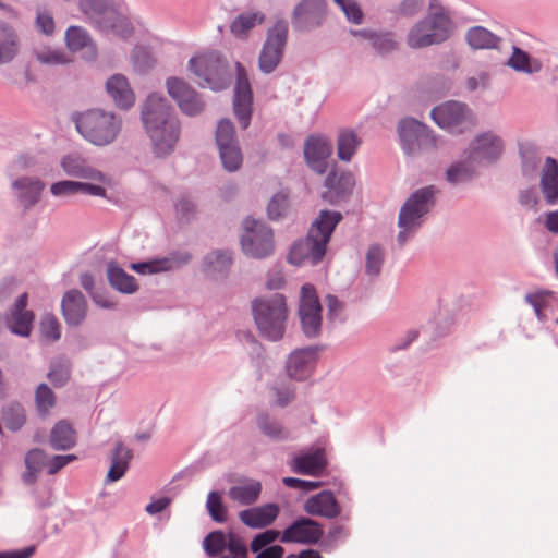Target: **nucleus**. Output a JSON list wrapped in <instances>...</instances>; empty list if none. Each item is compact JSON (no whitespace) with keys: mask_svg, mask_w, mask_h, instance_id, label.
Returning <instances> with one entry per match:
<instances>
[{"mask_svg":"<svg viewBox=\"0 0 558 558\" xmlns=\"http://www.w3.org/2000/svg\"><path fill=\"white\" fill-rule=\"evenodd\" d=\"M551 291L542 290L525 295V301L534 308V312L539 320L545 319L543 310L547 306L548 300L551 296Z\"/></svg>","mask_w":558,"mask_h":558,"instance_id":"obj_57","label":"nucleus"},{"mask_svg":"<svg viewBox=\"0 0 558 558\" xmlns=\"http://www.w3.org/2000/svg\"><path fill=\"white\" fill-rule=\"evenodd\" d=\"M436 189L430 185L422 187L410 195L400 209L398 227L400 229L397 241L403 246L408 239L421 227L423 217L434 205Z\"/></svg>","mask_w":558,"mask_h":558,"instance_id":"obj_6","label":"nucleus"},{"mask_svg":"<svg viewBox=\"0 0 558 558\" xmlns=\"http://www.w3.org/2000/svg\"><path fill=\"white\" fill-rule=\"evenodd\" d=\"M264 21L265 14L260 12L241 13L231 22L230 32L235 37H242L257 24H262Z\"/></svg>","mask_w":558,"mask_h":558,"instance_id":"obj_41","label":"nucleus"},{"mask_svg":"<svg viewBox=\"0 0 558 558\" xmlns=\"http://www.w3.org/2000/svg\"><path fill=\"white\" fill-rule=\"evenodd\" d=\"M41 336L50 341H57L61 337V327L58 318L53 314H45L39 324Z\"/></svg>","mask_w":558,"mask_h":558,"instance_id":"obj_51","label":"nucleus"},{"mask_svg":"<svg viewBox=\"0 0 558 558\" xmlns=\"http://www.w3.org/2000/svg\"><path fill=\"white\" fill-rule=\"evenodd\" d=\"M70 366L61 362L51 363L50 369L47 374V377L50 380V383L57 388L65 386L70 379Z\"/></svg>","mask_w":558,"mask_h":558,"instance_id":"obj_54","label":"nucleus"},{"mask_svg":"<svg viewBox=\"0 0 558 558\" xmlns=\"http://www.w3.org/2000/svg\"><path fill=\"white\" fill-rule=\"evenodd\" d=\"M430 116L441 129L453 134L471 130L475 125V118L466 105L459 101H448L435 107Z\"/></svg>","mask_w":558,"mask_h":558,"instance_id":"obj_11","label":"nucleus"},{"mask_svg":"<svg viewBox=\"0 0 558 558\" xmlns=\"http://www.w3.org/2000/svg\"><path fill=\"white\" fill-rule=\"evenodd\" d=\"M281 532L274 529H267L256 534L250 544V549L262 558H277L281 550V545L274 544L277 539L280 541Z\"/></svg>","mask_w":558,"mask_h":558,"instance_id":"obj_30","label":"nucleus"},{"mask_svg":"<svg viewBox=\"0 0 558 558\" xmlns=\"http://www.w3.org/2000/svg\"><path fill=\"white\" fill-rule=\"evenodd\" d=\"M2 420L7 428L13 433L19 432L26 422V414L20 402H11L2 410Z\"/></svg>","mask_w":558,"mask_h":558,"instance_id":"obj_43","label":"nucleus"},{"mask_svg":"<svg viewBox=\"0 0 558 558\" xmlns=\"http://www.w3.org/2000/svg\"><path fill=\"white\" fill-rule=\"evenodd\" d=\"M319 350L318 345H308L293 350L286 365L288 376L298 381L307 379L317 363Z\"/></svg>","mask_w":558,"mask_h":558,"instance_id":"obj_17","label":"nucleus"},{"mask_svg":"<svg viewBox=\"0 0 558 558\" xmlns=\"http://www.w3.org/2000/svg\"><path fill=\"white\" fill-rule=\"evenodd\" d=\"M45 186L40 179L32 177H20L11 183V189L24 211L29 210L39 202Z\"/></svg>","mask_w":558,"mask_h":558,"instance_id":"obj_22","label":"nucleus"},{"mask_svg":"<svg viewBox=\"0 0 558 558\" xmlns=\"http://www.w3.org/2000/svg\"><path fill=\"white\" fill-rule=\"evenodd\" d=\"M189 70L198 78L202 88L208 87L213 92L227 89L233 78L230 64L218 50H210L189 60Z\"/></svg>","mask_w":558,"mask_h":558,"instance_id":"obj_5","label":"nucleus"},{"mask_svg":"<svg viewBox=\"0 0 558 558\" xmlns=\"http://www.w3.org/2000/svg\"><path fill=\"white\" fill-rule=\"evenodd\" d=\"M228 546H226V549H228L229 554L226 555L230 558H248V550H251L243 538L239 536L233 531L228 532Z\"/></svg>","mask_w":558,"mask_h":558,"instance_id":"obj_55","label":"nucleus"},{"mask_svg":"<svg viewBox=\"0 0 558 558\" xmlns=\"http://www.w3.org/2000/svg\"><path fill=\"white\" fill-rule=\"evenodd\" d=\"M175 213L181 221L191 222L196 215V204L189 195H180L174 203Z\"/></svg>","mask_w":558,"mask_h":558,"instance_id":"obj_53","label":"nucleus"},{"mask_svg":"<svg viewBox=\"0 0 558 558\" xmlns=\"http://www.w3.org/2000/svg\"><path fill=\"white\" fill-rule=\"evenodd\" d=\"M256 424L260 432L272 440H283L288 438V433L282 425L268 413L258 414Z\"/></svg>","mask_w":558,"mask_h":558,"instance_id":"obj_44","label":"nucleus"},{"mask_svg":"<svg viewBox=\"0 0 558 558\" xmlns=\"http://www.w3.org/2000/svg\"><path fill=\"white\" fill-rule=\"evenodd\" d=\"M541 190L547 204L555 205L558 203V163L547 157L542 170Z\"/></svg>","mask_w":558,"mask_h":558,"instance_id":"obj_33","label":"nucleus"},{"mask_svg":"<svg viewBox=\"0 0 558 558\" xmlns=\"http://www.w3.org/2000/svg\"><path fill=\"white\" fill-rule=\"evenodd\" d=\"M106 88L108 95L118 108L128 110L134 105L135 95L124 75H112L107 81Z\"/></svg>","mask_w":558,"mask_h":558,"instance_id":"obj_27","label":"nucleus"},{"mask_svg":"<svg viewBox=\"0 0 558 558\" xmlns=\"http://www.w3.org/2000/svg\"><path fill=\"white\" fill-rule=\"evenodd\" d=\"M233 107V113L236 118L240 128L242 130H246L252 121V114H253V105H235Z\"/></svg>","mask_w":558,"mask_h":558,"instance_id":"obj_64","label":"nucleus"},{"mask_svg":"<svg viewBox=\"0 0 558 558\" xmlns=\"http://www.w3.org/2000/svg\"><path fill=\"white\" fill-rule=\"evenodd\" d=\"M35 57L41 64L47 65L65 64L70 61L66 53L61 49L36 50Z\"/></svg>","mask_w":558,"mask_h":558,"instance_id":"obj_56","label":"nucleus"},{"mask_svg":"<svg viewBox=\"0 0 558 558\" xmlns=\"http://www.w3.org/2000/svg\"><path fill=\"white\" fill-rule=\"evenodd\" d=\"M141 118L154 156L169 157L180 140L181 122L168 99L157 93L150 94L143 105Z\"/></svg>","mask_w":558,"mask_h":558,"instance_id":"obj_1","label":"nucleus"},{"mask_svg":"<svg viewBox=\"0 0 558 558\" xmlns=\"http://www.w3.org/2000/svg\"><path fill=\"white\" fill-rule=\"evenodd\" d=\"M251 306L259 335L268 341L281 340L288 319L286 296L281 293H274L270 296L255 298Z\"/></svg>","mask_w":558,"mask_h":558,"instance_id":"obj_4","label":"nucleus"},{"mask_svg":"<svg viewBox=\"0 0 558 558\" xmlns=\"http://www.w3.org/2000/svg\"><path fill=\"white\" fill-rule=\"evenodd\" d=\"M323 536L324 529L319 522L310 517L300 515L281 532L280 542L316 545Z\"/></svg>","mask_w":558,"mask_h":558,"instance_id":"obj_14","label":"nucleus"},{"mask_svg":"<svg viewBox=\"0 0 558 558\" xmlns=\"http://www.w3.org/2000/svg\"><path fill=\"white\" fill-rule=\"evenodd\" d=\"M384 260V248L377 244L371 245L366 253L365 274L372 278L377 277L380 274Z\"/></svg>","mask_w":558,"mask_h":558,"instance_id":"obj_49","label":"nucleus"},{"mask_svg":"<svg viewBox=\"0 0 558 558\" xmlns=\"http://www.w3.org/2000/svg\"><path fill=\"white\" fill-rule=\"evenodd\" d=\"M504 150L502 140L493 132L483 133L470 145L469 159L472 162H489L500 157Z\"/></svg>","mask_w":558,"mask_h":558,"instance_id":"obj_18","label":"nucleus"},{"mask_svg":"<svg viewBox=\"0 0 558 558\" xmlns=\"http://www.w3.org/2000/svg\"><path fill=\"white\" fill-rule=\"evenodd\" d=\"M133 459V450L122 441L116 442L110 453V466L106 476V483H114L121 480L130 468Z\"/></svg>","mask_w":558,"mask_h":558,"instance_id":"obj_29","label":"nucleus"},{"mask_svg":"<svg viewBox=\"0 0 558 558\" xmlns=\"http://www.w3.org/2000/svg\"><path fill=\"white\" fill-rule=\"evenodd\" d=\"M289 38V23L278 19L266 32V39L258 56V69L263 74H271L281 63Z\"/></svg>","mask_w":558,"mask_h":558,"instance_id":"obj_8","label":"nucleus"},{"mask_svg":"<svg viewBox=\"0 0 558 558\" xmlns=\"http://www.w3.org/2000/svg\"><path fill=\"white\" fill-rule=\"evenodd\" d=\"M326 14V0H301L292 11L291 24L295 32L310 33L324 24Z\"/></svg>","mask_w":558,"mask_h":558,"instance_id":"obj_13","label":"nucleus"},{"mask_svg":"<svg viewBox=\"0 0 558 558\" xmlns=\"http://www.w3.org/2000/svg\"><path fill=\"white\" fill-rule=\"evenodd\" d=\"M89 298L101 308L114 310L117 307V303L109 298V293L104 284L98 286L97 290Z\"/></svg>","mask_w":558,"mask_h":558,"instance_id":"obj_63","label":"nucleus"},{"mask_svg":"<svg viewBox=\"0 0 558 558\" xmlns=\"http://www.w3.org/2000/svg\"><path fill=\"white\" fill-rule=\"evenodd\" d=\"M169 96L177 102L180 111L187 117L199 116L206 107L201 93L181 77L170 76L166 81Z\"/></svg>","mask_w":558,"mask_h":558,"instance_id":"obj_12","label":"nucleus"},{"mask_svg":"<svg viewBox=\"0 0 558 558\" xmlns=\"http://www.w3.org/2000/svg\"><path fill=\"white\" fill-rule=\"evenodd\" d=\"M331 141L322 134H311L304 141L303 155L306 165L318 174H324L328 169V160L332 155Z\"/></svg>","mask_w":558,"mask_h":558,"instance_id":"obj_15","label":"nucleus"},{"mask_svg":"<svg viewBox=\"0 0 558 558\" xmlns=\"http://www.w3.org/2000/svg\"><path fill=\"white\" fill-rule=\"evenodd\" d=\"M50 192L53 196L63 197L77 194V181L62 180L51 184Z\"/></svg>","mask_w":558,"mask_h":558,"instance_id":"obj_61","label":"nucleus"},{"mask_svg":"<svg viewBox=\"0 0 558 558\" xmlns=\"http://www.w3.org/2000/svg\"><path fill=\"white\" fill-rule=\"evenodd\" d=\"M87 301L78 289L68 290L61 300V312L69 326L77 327L87 315Z\"/></svg>","mask_w":558,"mask_h":558,"instance_id":"obj_21","label":"nucleus"},{"mask_svg":"<svg viewBox=\"0 0 558 558\" xmlns=\"http://www.w3.org/2000/svg\"><path fill=\"white\" fill-rule=\"evenodd\" d=\"M351 37L360 44L367 41L380 54L391 52L398 47L395 35L390 32L351 31Z\"/></svg>","mask_w":558,"mask_h":558,"instance_id":"obj_32","label":"nucleus"},{"mask_svg":"<svg viewBox=\"0 0 558 558\" xmlns=\"http://www.w3.org/2000/svg\"><path fill=\"white\" fill-rule=\"evenodd\" d=\"M326 303H327V318L330 322H343L341 318V315L344 311V303L341 302L336 295L333 294H327L326 295Z\"/></svg>","mask_w":558,"mask_h":558,"instance_id":"obj_62","label":"nucleus"},{"mask_svg":"<svg viewBox=\"0 0 558 558\" xmlns=\"http://www.w3.org/2000/svg\"><path fill=\"white\" fill-rule=\"evenodd\" d=\"M19 52V40L14 28L0 21V65L11 62Z\"/></svg>","mask_w":558,"mask_h":558,"instance_id":"obj_36","label":"nucleus"},{"mask_svg":"<svg viewBox=\"0 0 558 558\" xmlns=\"http://www.w3.org/2000/svg\"><path fill=\"white\" fill-rule=\"evenodd\" d=\"M106 275L110 287L122 294H133L140 288L135 277L129 275L116 260L107 264Z\"/></svg>","mask_w":558,"mask_h":558,"instance_id":"obj_31","label":"nucleus"},{"mask_svg":"<svg viewBox=\"0 0 558 558\" xmlns=\"http://www.w3.org/2000/svg\"><path fill=\"white\" fill-rule=\"evenodd\" d=\"M468 44L474 49L497 48L500 38L482 26L470 28L465 35Z\"/></svg>","mask_w":558,"mask_h":558,"instance_id":"obj_39","label":"nucleus"},{"mask_svg":"<svg viewBox=\"0 0 558 558\" xmlns=\"http://www.w3.org/2000/svg\"><path fill=\"white\" fill-rule=\"evenodd\" d=\"M325 452L322 449H316L313 452L299 454L294 457L292 462V470L298 474L305 475H319L326 468Z\"/></svg>","mask_w":558,"mask_h":558,"instance_id":"obj_34","label":"nucleus"},{"mask_svg":"<svg viewBox=\"0 0 558 558\" xmlns=\"http://www.w3.org/2000/svg\"><path fill=\"white\" fill-rule=\"evenodd\" d=\"M260 493V482L256 480H248L243 485H235L230 487L228 495L233 501H236L242 506H250L259 498Z\"/></svg>","mask_w":558,"mask_h":558,"instance_id":"obj_38","label":"nucleus"},{"mask_svg":"<svg viewBox=\"0 0 558 558\" xmlns=\"http://www.w3.org/2000/svg\"><path fill=\"white\" fill-rule=\"evenodd\" d=\"M308 515L335 519L341 513V507L329 489H325L306 499L303 506Z\"/></svg>","mask_w":558,"mask_h":558,"instance_id":"obj_23","label":"nucleus"},{"mask_svg":"<svg viewBox=\"0 0 558 558\" xmlns=\"http://www.w3.org/2000/svg\"><path fill=\"white\" fill-rule=\"evenodd\" d=\"M76 131L90 144L104 147L112 144L122 130V118L111 111L94 108L73 112Z\"/></svg>","mask_w":558,"mask_h":558,"instance_id":"obj_3","label":"nucleus"},{"mask_svg":"<svg viewBox=\"0 0 558 558\" xmlns=\"http://www.w3.org/2000/svg\"><path fill=\"white\" fill-rule=\"evenodd\" d=\"M398 130L403 149L408 154L436 145L435 138L430 135L427 128L417 120L403 119L400 121Z\"/></svg>","mask_w":558,"mask_h":558,"instance_id":"obj_16","label":"nucleus"},{"mask_svg":"<svg viewBox=\"0 0 558 558\" xmlns=\"http://www.w3.org/2000/svg\"><path fill=\"white\" fill-rule=\"evenodd\" d=\"M243 229L241 247L244 255L255 259H264L274 253V231L267 223L246 217L243 221Z\"/></svg>","mask_w":558,"mask_h":558,"instance_id":"obj_9","label":"nucleus"},{"mask_svg":"<svg viewBox=\"0 0 558 558\" xmlns=\"http://www.w3.org/2000/svg\"><path fill=\"white\" fill-rule=\"evenodd\" d=\"M206 509L213 521L217 523H225L227 521V507L222 501L221 494L217 490H211L207 496Z\"/></svg>","mask_w":558,"mask_h":558,"instance_id":"obj_47","label":"nucleus"},{"mask_svg":"<svg viewBox=\"0 0 558 558\" xmlns=\"http://www.w3.org/2000/svg\"><path fill=\"white\" fill-rule=\"evenodd\" d=\"M49 444L54 450H70L76 444V432L66 420L58 421L50 432Z\"/></svg>","mask_w":558,"mask_h":558,"instance_id":"obj_35","label":"nucleus"},{"mask_svg":"<svg viewBox=\"0 0 558 558\" xmlns=\"http://www.w3.org/2000/svg\"><path fill=\"white\" fill-rule=\"evenodd\" d=\"M342 218L337 210H320L311 223L306 236L292 244L288 254L289 263L295 266L304 263L318 265L324 259L331 235Z\"/></svg>","mask_w":558,"mask_h":558,"instance_id":"obj_2","label":"nucleus"},{"mask_svg":"<svg viewBox=\"0 0 558 558\" xmlns=\"http://www.w3.org/2000/svg\"><path fill=\"white\" fill-rule=\"evenodd\" d=\"M60 166L68 177L105 183L107 175L90 165L78 153H70L61 158Z\"/></svg>","mask_w":558,"mask_h":558,"instance_id":"obj_19","label":"nucleus"},{"mask_svg":"<svg viewBox=\"0 0 558 558\" xmlns=\"http://www.w3.org/2000/svg\"><path fill=\"white\" fill-rule=\"evenodd\" d=\"M34 319V313H10L7 324L13 335L26 338L32 332Z\"/></svg>","mask_w":558,"mask_h":558,"instance_id":"obj_42","label":"nucleus"},{"mask_svg":"<svg viewBox=\"0 0 558 558\" xmlns=\"http://www.w3.org/2000/svg\"><path fill=\"white\" fill-rule=\"evenodd\" d=\"M133 68L137 73L145 74L155 65V59L150 50L145 46H136L132 51Z\"/></svg>","mask_w":558,"mask_h":558,"instance_id":"obj_48","label":"nucleus"},{"mask_svg":"<svg viewBox=\"0 0 558 558\" xmlns=\"http://www.w3.org/2000/svg\"><path fill=\"white\" fill-rule=\"evenodd\" d=\"M215 142L223 169L228 172L238 171L243 163V154L230 119L222 118L218 121Z\"/></svg>","mask_w":558,"mask_h":558,"instance_id":"obj_10","label":"nucleus"},{"mask_svg":"<svg viewBox=\"0 0 558 558\" xmlns=\"http://www.w3.org/2000/svg\"><path fill=\"white\" fill-rule=\"evenodd\" d=\"M57 398L52 389L45 383L37 386L35 391V403L40 415L49 413L50 409L56 405Z\"/></svg>","mask_w":558,"mask_h":558,"instance_id":"obj_46","label":"nucleus"},{"mask_svg":"<svg viewBox=\"0 0 558 558\" xmlns=\"http://www.w3.org/2000/svg\"><path fill=\"white\" fill-rule=\"evenodd\" d=\"M95 23L100 31L111 32L123 39L131 37L134 32L132 22L113 5L97 17Z\"/></svg>","mask_w":558,"mask_h":558,"instance_id":"obj_25","label":"nucleus"},{"mask_svg":"<svg viewBox=\"0 0 558 558\" xmlns=\"http://www.w3.org/2000/svg\"><path fill=\"white\" fill-rule=\"evenodd\" d=\"M468 158L466 162H458L447 170V180L450 183H463L471 180L474 175V167Z\"/></svg>","mask_w":558,"mask_h":558,"instance_id":"obj_50","label":"nucleus"},{"mask_svg":"<svg viewBox=\"0 0 558 558\" xmlns=\"http://www.w3.org/2000/svg\"><path fill=\"white\" fill-rule=\"evenodd\" d=\"M65 44L72 52L84 50L83 58L87 61H95L97 58L96 44L88 32L82 26L71 25L65 31Z\"/></svg>","mask_w":558,"mask_h":558,"instance_id":"obj_26","label":"nucleus"},{"mask_svg":"<svg viewBox=\"0 0 558 558\" xmlns=\"http://www.w3.org/2000/svg\"><path fill=\"white\" fill-rule=\"evenodd\" d=\"M48 456L40 448L31 449L25 456L26 469H33L34 471H41L44 466H47Z\"/></svg>","mask_w":558,"mask_h":558,"instance_id":"obj_60","label":"nucleus"},{"mask_svg":"<svg viewBox=\"0 0 558 558\" xmlns=\"http://www.w3.org/2000/svg\"><path fill=\"white\" fill-rule=\"evenodd\" d=\"M233 264V253L228 248L208 252L202 260L201 271L210 280L225 279Z\"/></svg>","mask_w":558,"mask_h":558,"instance_id":"obj_20","label":"nucleus"},{"mask_svg":"<svg viewBox=\"0 0 558 558\" xmlns=\"http://www.w3.org/2000/svg\"><path fill=\"white\" fill-rule=\"evenodd\" d=\"M228 534L222 530H215L208 533L203 539V549L208 557H220L226 549Z\"/></svg>","mask_w":558,"mask_h":558,"instance_id":"obj_45","label":"nucleus"},{"mask_svg":"<svg viewBox=\"0 0 558 558\" xmlns=\"http://www.w3.org/2000/svg\"><path fill=\"white\" fill-rule=\"evenodd\" d=\"M323 307L319 302L317 291L314 284L304 283L301 287L299 301V316L322 313Z\"/></svg>","mask_w":558,"mask_h":558,"instance_id":"obj_40","label":"nucleus"},{"mask_svg":"<svg viewBox=\"0 0 558 558\" xmlns=\"http://www.w3.org/2000/svg\"><path fill=\"white\" fill-rule=\"evenodd\" d=\"M192 259L187 252L175 254L173 257L155 258L145 262L132 263L130 268L140 275H153L162 271H169L173 268V262L178 265H185Z\"/></svg>","mask_w":558,"mask_h":558,"instance_id":"obj_28","label":"nucleus"},{"mask_svg":"<svg viewBox=\"0 0 558 558\" xmlns=\"http://www.w3.org/2000/svg\"><path fill=\"white\" fill-rule=\"evenodd\" d=\"M287 197L283 194H275L267 205V215L270 220H279L284 216Z\"/></svg>","mask_w":558,"mask_h":558,"instance_id":"obj_59","label":"nucleus"},{"mask_svg":"<svg viewBox=\"0 0 558 558\" xmlns=\"http://www.w3.org/2000/svg\"><path fill=\"white\" fill-rule=\"evenodd\" d=\"M279 506L274 502L242 510L239 513L241 522L251 529H265L272 524L279 514Z\"/></svg>","mask_w":558,"mask_h":558,"instance_id":"obj_24","label":"nucleus"},{"mask_svg":"<svg viewBox=\"0 0 558 558\" xmlns=\"http://www.w3.org/2000/svg\"><path fill=\"white\" fill-rule=\"evenodd\" d=\"M304 336L308 339L317 338L322 332V313L299 316Z\"/></svg>","mask_w":558,"mask_h":558,"instance_id":"obj_52","label":"nucleus"},{"mask_svg":"<svg viewBox=\"0 0 558 558\" xmlns=\"http://www.w3.org/2000/svg\"><path fill=\"white\" fill-rule=\"evenodd\" d=\"M453 31L451 19L440 9L429 12L408 33L407 44L413 49L425 48L447 40Z\"/></svg>","mask_w":558,"mask_h":558,"instance_id":"obj_7","label":"nucleus"},{"mask_svg":"<svg viewBox=\"0 0 558 558\" xmlns=\"http://www.w3.org/2000/svg\"><path fill=\"white\" fill-rule=\"evenodd\" d=\"M236 80L234 85L232 106L253 105V89L247 76L246 69L241 62H235Z\"/></svg>","mask_w":558,"mask_h":558,"instance_id":"obj_37","label":"nucleus"},{"mask_svg":"<svg viewBox=\"0 0 558 558\" xmlns=\"http://www.w3.org/2000/svg\"><path fill=\"white\" fill-rule=\"evenodd\" d=\"M78 5L84 14L93 15L95 20L111 7L108 0H80Z\"/></svg>","mask_w":558,"mask_h":558,"instance_id":"obj_58","label":"nucleus"}]
</instances>
